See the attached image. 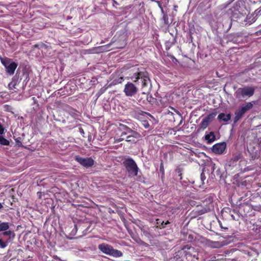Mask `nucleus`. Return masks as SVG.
Listing matches in <instances>:
<instances>
[{
  "label": "nucleus",
  "mask_w": 261,
  "mask_h": 261,
  "mask_svg": "<svg viewBox=\"0 0 261 261\" xmlns=\"http://www.w3.org/2000/svg\"><path fill=\"white\" fill-rule=\"evenodd\" d=\"M248 6V3L244 0H238L229 10L231 12V17L234 19H238L244 16L249 11Z\"/></svg>",
  "instance_id": "obj_1"
},
{
  "label": "nucleus",
  "mask_w": 261,
  "mask_h": 261,
  "mask_svg": "<svg viewBox=\"0 0 261 261\" xmlns=\"http://www.w3.org/2000/svg\"><path fill=\"white\" fill-rule=\"evenodd\" d=\"M135 76V82H137L138 84L141 83V87L144 90H147L151 88L150 80L149 75L146 71H139L134 74Z\"/></svg>",
  "instance_id": "obj_2"
},
{
  "label": "nucleus",
  "mask_w": 261,
  "mask_h": 261,
  "mask_svg": "<svg viewBox=\"0 0 261 261\" xmlns=\"http://www.w3.org/2000/svg\"><path fill=\"white\" fill-rule=\"evenodd\" d=\"M0 60L3 65L5 68L7 74L12 75L18 66V64L13 61V59L0 56Z\"/></svg>",
  "instance_id": "obj_3"
},
{
  "label": "nucleus",
  "mask_w": 261,
  "mask_h": 261,
  "mask_svg": "<svg viewBox=\"0 0 261 261\" xmlns=\"http://www.w3.org/2000/svg\"><path fill=\"white\" fill-rule=\"evenodd\" d=\"M90 227V223L87 221H79L76 224L74 225V227L72 229L70 234L74 236L76 234L77 231H79L81 233L79 236L86 235L88 232H90L89 230Z\"/></svg>",
  "instance_id": "obj_4"
},
{
  "label": "nucleus",
  "mask_w": 261,
  "mask_h": 261,
  "mask_svg": "<svg viewBox=\"0 0 261 261\" xmlns=\"http://www.w3.org/2000/svg\"><path fill=\"white\" fill-rule=\"evenodd\" d=\"M255 87L245 86L243 88H239L234 93V96L237 98L240 99L246 97H250L254 94Z\"/></svg>",
  "instance_id": "obj_5"
},
{
  "label": "nucleus",
  "mask_w": 261,
  "mask_h": 261,
  "mask_svg": "<svg viewBox=\"0 0 261 261\" xmlns=\"http://www.w3.org/2000/svg\"><path fill=\"white\" fill-rule=\"evenodd\" d=\"M182 255H184L186 259L191 260V261H195V258L198 259V253L195 249L189 245H186L181 249Z\"/></svg>",
  "instance_id": "obj_6"
},
{
  "label": "nucleus",
  "mask_w": 261,
  "mask_h": 261,
  "mask_svg": "<svg viewBox=\"0 0 261 261\" xmlns=\"http://www.w3.org/2000/svg\"><path fill=\"white\" fill-rule=\"evenodd\" d=\"M123 164L129 175H137L139 168L133 159L130 158L125 159Z\"/></svg>",
  "instance_id": "obj_7"
},
{
  "label": "nucleus",
  "mask_w": 261,
  "mask_h": 261,
  "mask_svg": "<svg viewBox=\"0 0 261 261\" xmlns=\"http://www.w3.org/2000/svg\"><path fill=\"white\" fill-rule=\"evenodd\" d=\"M98 249L103 253L115 257H121L123 255L121 251L115 249L111 245L105 243L99 244Z\"/></svg>",
  "instance_id": "obj_8"
},
{
  "label": "nucleus",
  "mask_w": 261,
  "mask_h": 261,
  "mask_svg": "<svg viewBox=\"0 0 261 261\" xmlns=\"http://www.w3.org/2000/svg\"><path fill=\"white\" fill-rule=\"evenodd\" d=\"M217 114V112L216 110H214L213 111L204 117L202 121L200 122L199 125L202 129H205L208 125L213 121L214 118L216 117Z\"/></svg>",
  "instance_id": "obj_9"
},
{
  "label": "nucleus",
  "mask_w": 261,
  "mask_h": 261,
  "mask_svg": "<svg viewBox=\"0 0 261 261\" xmlns=\"http://www.w3.org/2000/svg\"><path fill=\"white\" fill-rule=\"evenodd\" d=\"M138 88L131 82H127L125 85L124 92L127 96H133L138 92Z\"/></svg>",
  "instance_id": "obj_10"
},
{
  "label": "nucleus",
  "mask_w": 261,
  "mask_h": 261,
  "mask_svg": "<svg viewBox=\"0 0 261 261\" xmlns=\"http://www.w3.org/2000/svg\"><path fill=\"white\" fill-rule=\"evenodd\" d=\"M202 206L203 213H207L214 209L213 197L211 196L207 197L203 201Z\"/></svg>",
  "instance_id": "obj_11"
},
{
  "label": "nucleus",
  "mask_w": 261,
  "mask_h": 261,
  "mask_svg": "<svg viewBox=\"0 0 261 261\" xmlns=\"http://www.w3.org/2000/svg\"><path fill=\"white\" fill-rule=\"evenodd\" d=\"M75 160L81 165L86 168L92 167L94 163V160L91 158H83L80 156H76Z\"/></svg>",
  "instance_id": "obj_12"
},
{
  "label": "nucleus",
  "mask_w": 261,
  "mask_h": 261,
  "mask_svg": "<svg viewBox=\"0 0 261 261\" xmlns=\"http://www.w3.org/2000/svg\"><path fill=\"white\" fill-rule=\"evenodd\" d=\"M242 155L240 153L233 154L232 157L227 161L226 166L230 169L236 167L238 162L242 158Z\"/></svg>",
  "instance_id": "obj_13"
},
{
  "label": "nucleus",
  "mask_w": 261,
  "mask_h": 261,
  "mask_svg": "<svg viewBox=\"0 0 261 261\" xmlns=\"http://www.w3.org/2000/svg\"><path fill=\"white\" fill-rule=\"evenodd\" d=\"M226 147V144L225 142H223L219 143H217L213 145L212 150V151L218 154H222Z\"/></svg>",
  "instance_id": "obj_14"
},
{
  "label": "nucleus",
  "mask_w": 261,
  "mask_h": 261,
  "mask_svg": "<svg viewBox=\"0 0 261 261\" xmlns=\"http://www.w3.org/2000/svg\"><path fill=\"white\" fill-rule=\"evenodd\" d=\"M241 36V33H232L227 35V38L228 41L232 42L234 43H238L240 42L239 38Z\"/></svg>",
  "instance_id": "obj_15"
},
{
  "label": "nucleus",
  "mask_w": 261,
  "mask_h": 261,
  "mask_svg": "<svg viewBox=\"0 0 261 261\" xmlns=\"http://www.w3.org/2000/svg\"><path fill=\"white\" fill-rule=\"evenodd\" d=\"M13 134V137L16 141V142L17 145H21L22 143H25L24 137L23 134H22L21 136L22 137H19L18 136L20 135L19 132H12Z\"/></svg>",
  "instance_id": "obj_16"
},
{
  "label": "nucleus",
  "mask_w": 261,
  "mask_h": 261,
  "mask_svg": "<svg viewBox=\"0 0 261 261\" xmlns=\"http://www.w3.org/2000/svg\"><path fill=\"white\" fill-rule=\"evenodd\" d=\"M257 20V17L253 15V13L247 15L246 18L244 20L245 25H251Z\"/></svg>",
  "instance_id": "obj_17"
},
{
  "label": "nucleus",
  "mask_w": 261,
  "mask_h": 261,
  "mask_svg": "<svg viewBox=\"0 0 261 261\" xmlns=\"http://www.w3.org/2000/svg\"><path fill=\"white\" fill-rule=\"evenodd\" d=\"M231 118V115L230 114H225L223 113H221L219 114L218 116V119L219 120L220 122L223 121V122H227L229 121Z\"/></svg>",
  "instance_id": "obj_18"
},
{
  "label": "nucleus",
  "mask_w": 261,
  "mask_h": 261,
  "mask_svg": "<svg viewBox=\"0 0 261 261\" xmlns=\"http://www.w3.org/2000/svg\"><path fill=\"white\" fill-rule=\"evenodd\" d=\"M134 135H130L127 137L126 140L127 142H136L138 141V138L139 137V135L137 132H132Z\"/></svg>",
  "instance_id": "obj_19"
},
{
  "label": "nucleus",
  "mask_w": 261,
  "mask_h": 261,
  "mask_svg": "<svg viewBox=\"0 0 261 261\" xmlns=\"http://www.w3.org/2000/svg\"><path fill=\"white\" fill-rule=\"evenodd\" d=\"M205 140L207 143H211L216 140V136L214 134V132H210L208 134L205 136Z\"/></svg>",
  "instance_id": "obj_20"
},
{
  "label": "nucleus",
  "mask_w": 261,
  "mask_h": 261,
  "mask_svg": "<svg viewBox=\"0 0 261 261\" xmlns=\"http://www.w3.org/2000/svg\"><path fill=\"white\" fill-rule=\"evenodd\" d=\"M246 112L242 108L236 111L235 112V121L239 120Z\"/></svg>",
  "instance_id": "obj_21"
},
{
  "label": "nucleus",
  "mask_w": 261,
  "mask_h": 261,
  "mask_svg": "<svg viewBox=\"0 0 261 261\" xmlns=\"http://www.w3.org/2000/svg\"><path fill=\"white\" fill-rule=\"evenodd\" d=\"M156 224L158 225L156 227L160 229L165 228L167 224L170 223L169 221H167L166 222H164L163 221H162L159 219H157L156 220Z\"/></svg>",
  "instance_id": "obj_22"
},
{
  "label": "nucleus",
  "mask_w": 261,
  "mask_h": 261,
  "mask_svg": "<svg viewBox=\"0 0 261 261\" xmlns=\"http://www.w3.org/2000/svg\"><path fill=\"white\" fill-rule=\"evenodd\" d=\"M112 43H109L106 45L99 46L96 48L98 52H104L110 50L109 48L110 46L111 45Z\"/></svg>",
  "instance_id": "obj_23"
},
{
  "label": "nucleus",
  "mask_w": 261,
  "mask_h": 261,
  "mask_svg": "<svg viewBox=\"0 0 261 261\" xmlns=\"http://www.w3.org/2000/svg\"><path fill=\"white\" fill-rule=\"evenodd\" d=\"M10 227L9 223L0 221V232L7 230Z\"/></svg>",
  "instance_id": "obj_24"
},
{
  "label": "nucleus",
  "mask_w": 261,
  "mask_h": 261,
  "mask_svg": "<svg viewBox=\"0 0 261 261\" xmlns=\"http://www.w3.org/2000/svg\"><path fill=\"white\" fill-rule=\"evenodd\" d=\"M180 211V207L178 206H171L169 208V212L173 215H177Z\"/></svg>",
  "instance_id": "obj_25"
},
{
  "label": "nucleus",
  "mask_w": 261,
  "mask_h": 261,
  "mask_svg": "<svg viewBox=\"0 0 261 261\" xmlns=\"http://www.w3.org/2000/svg\"><path fill=\"white\" fill-rule=\"evenodd\" d=\"M17 79L16 77V75L14 76L12 79V81L9 84L8 87L9 89H13L15 88V86L17 84Z\"/></svg>",
  "instance_id": "obj_26"
},
{
  "label": "nucleus",
  "mask_w": 261,
  "mask_h": 261,
  "mask_svg": "<svg viewBox=\"0 0 261 261\" xmlns=\"http://www.w3.org/2000/svg\"><path fill=\"white\" fill-rule=\"evenodd\" d=\"M124 81L123 77H120L114 79L110 84L109 86H112L121 83Z\"/></svg>",
  "instance_id": "obj_27"
},
{
  "label": "nucleus",
  "mask_w": 261,
  "mask_h": 261,
  "mask_svg": "<svg viewBox=\"0 0 261 261\" xmlns=\"http://www.w3.org/2000/svg\"><path fill=\"white\" fill-rule=\"evenodd\" d=\"M4 108L5 111L11 113V114H13L15 117L18 115V114H15V113L13 111V108L12 106L8 105H5L4 106Z\"/></svg>",
  "instance_id": "obj_28"
},
{
  "label": "nucleus",
  "mask_w": 261,
  "mask_h": 261,
  "mask_svg": "<svg viewBox=\"0 0 261 261\" xmlns=\"http://www.w3.org/2000/svg\"><path fill=\"white\" fill-rule=\"evenodd\" d=\"M227 23H228V28L227 29V31H229L232 25V19H230V18H227L226 19L224 20V21L223 22V26H226Z\"/></svg>",
  "instance_id": "obj_29"
},
{
  "label": "nucleus",
  "mask_w": 261,
  "mask_h": 261,
  "mask_svg": "<svg viewBox=\"0 0 261 261\" xmlns=\"http://www.w3.org/2000/svg\"><path fill=\"white\" fill-rule=\"evenodd\" d=\"M2 234L3 236H9L10 238H14L15 237L14 232L11 230H7L4 231L2 233Z\"/></svg>",
  "instance_id": "obj_30"
},
{
  "label": "nucleus",
  "mask_w": 261,
  "mask_h": 261,
  "mask_svg": "<svg viewBox=\"0 0 261 261\" xmlns=\"http://www.w3.org/2000/svg\"><path fill=\"white\" fill-rule=\"evenodd\" d=\"M253 107V104L251 102H248L246 103V105L242 107V108L246 111L249 110Z\"/></svg>",
  "instance_id": "obj_31"
},
{
  "label": "nucleus",
  "mask_w": 261,
  "mask_h": 261,
  "mask_svg": "<svg viewBox=\"0 0 261 261\" xmlns=\"http://www.w3.org/2000/svg\"><path fill=\"white\" fill-rule=\"evenodd\" d=\"M0 144L3 145H8L9 144V141L2 136H0Z\"/></svg>",
  "instance_id": "obj_32"
},
{
  "label": "nucleus",
  "mask_w": 261,
  "mask_h": 261,
  "mask_svg": "<svg viewBox=\"0 0 261 261\" xmlns=\"http://www.w3.org/2000/svg\"><path fill=\"white\" fill-rule=\"evenodd\" d=\"M182 171H183V169L179 167L177 168L175 170V172L178 174V176L179 177V179L180 180L182 179Z\"/></svg>",
  "instance_id": "obj_33"
},
{
  "label": "nucleus",
  "mask_w": 261,
  "mask_h": 261,
  "mask_svg": "<svg viewBox=\"0 0 261 261\" xmlns=\"http://www.w3.org/2000/svg\"><path fill=\"white\" fill-rule=\"evenodd\" d=\"M163 13V16L162 17V20L164 21V24L166 25H169L170 23H169V22L168 20V15L166 14H165L164 13Z\"/></svg>",
  "instance_id": "obj_34"
},
{
  "label": "nucleus",
  "mask_w": 261,
  "mask_h": 261,
  "mask_svg": "<svg viewBox=\"0 0 261 261\" xmlns=\"http://www.w3.org/2000/svg\"><path fill=\"white\" fill-rule=\"evenodd\" d=\"M8 245V242H5L2 240V239H0V248H5Z\"/></svg>",
  "instance_id": "obj_35"
},
{
  "label": "nucleus",
  "mask_w": 261,
  "mask_h": 261,
  "mask_svg": "<svg viewBox=\"0 0 261 261\" xmlns=\"http://www.w3.org/2000/svg\"><path fill=\"white\" fill-rule=\"evenodd\" d=\"M253 15L255 16V17L258 18V16L261 15V8H259L256 9L253 13Z\"/></svg>",
  "instance_id": "obj_36"
},
{
  "label": "nucleus",
  "mask_w": 261,
  "mask_h": 261,
  "mask_svg": "<svg viewBox=\"0 0 261 261\" xmlns=\"http://www.w3.org/2000/svg\"><path fill=\"white\" fill-rule=\"evenodd\" d=\"M200 179L201 180L202 184V185L204 184V181L206 179V176L205 175V174H204L203 171L201 172V173L200 174Z\"/></svg>",
  "instance_id": "obj_37"
},
{
  "label": "nucleus",
  "mask_w": 261,
  "mask_h": 261,
  "mask_svg": "<svg viewBox=\"0 0 261 261\" xmlns=\"http://www.w3.org/2000/svg\"><path fill=\"white\" fill-rule=\"evenodd\" d=\"M141 230L143 232V233L145 236H146L148 238H149L150 236V234L148 230H145L144 229H141Z\"/></svg>",
  "instance_id": "obj_38"
},
{
  "label": "nucleus",
  "mask_w": 261,
  "mask_h": 261,
  "mask_svg": "<svg viewBox=\"0 0 261 261\" xmlns=\"http://www.w3.org/2000/svg\"><path fill=\"white\" fill-rule=\"evenodd\" d=\"M142 94L145 95L146 97V99L150 102H151V99H152V96L150 95L148 96V95H146L145 92H142Z\"/></svg>",
  "instance_id": "obj_39"
},
{
  "label": "nucleus",
  "mask_w": 261,
  "mask_h": 261,
  "mask_svg": "<svg viewBox=\"0 0 261 261\" xmlns=\"http://www.w3.org/2000/svg\"><path fill=\"white\" fill-rule=\"evenodd\" d=\"M173 44H174L173 42H171L169 41L166 42V49H169L170 48V47L171 46V45H173Z\"/></svg>",
  "instance_id": "obj_40"
},
{
  "label": "nucleus",
  "mask_w": 261,
  "mask_h": 261,
  "mask_svg": "<svg viewBox=\"0 0 261 261\" xmlns=\"http://www.w3.org/2000/svg\"><path fill=\"white\" fill-rule=\"evenodd\" d=\"M23 75L25 77V80H29V73L27 71H23Z\"/></svg>",
  "instance_id": "obj_41"
},
{
  "label": "nucleus",
  "mask_w": 261,
  "mask_h": 261,
  "mask_svg": "<svg viewBox=\"0 0 261 261\" xmlns=\"http://www.w3.org/2000/svg\"><path fill=\"white\" fill-rule=\"evenodd\" d=\"M106 89H103V88H101L99 91H98V94L99 95L102 94V93H103L105 91Z\"/></svg>",
  "instance_id": "obj_42"
},
{
  "label": "nucleus",
  "mask_w": 261,
  "mask_h": 261,
  "mask_svg": "<svg viewBox=\"0 0 261 261\" xmlns=\"http://www.w3.org/2000/svg\"><path fill=\"white\" fill-rule=\"evenodd\" d=\"M160 171L162 173H163V174H164V167H163V164L162 163L161 166H160Z\"/></svg>",
  "instance_id": "obj_43"
},
{
  "label": "nucleus",
  "mask_w": 261,
  "mask_h": 261,
  "mask_svg": "<svg viewBox=\"0 0 261 261\" xmlns=\"http://www.w3.org/2000/svg\"><path fill=\"white\" fill-rule=\"evenodd\" d=\"M156 2L158 3V6L160 7V8L161 9V10H162V13H164V10L163 9V8H162V5L161 4L160 2H159V1H156Z\"/></svg>",
  "instance_id": "obj_44"
},
{
  "label": "nucleus",
  "mask_w": 261,
  "mask_h": 261,
  "mask_svg": "<svg viewBox=\"0 0 261 261\" xmlns=\"http://www.w3.org/2000/svg\"><path fill=\"white\" fill-rule=\"evenodd\" d=\"M5 129H6V127L0 123V130H5Z\"/></svg>",
  "instance_id": "obj_45"
},
{
  "label": "nucleus",
  "mask_w": 261,
  "mask_h": 261,
  "mask_svg": "<svg viewBox=\"0 0 261 261\" xmlns=\"http://www.w3.org/2000/svg\"><path fill=\"white\" fill-rule=\"evenodd\" d=\"M17 120H20V122H21L22 121L23 122L24 118L22 116H21V117L18 116L17 118Z\"/></svg>",
  "instance_id": "obj_46"
},
{
  "label": "nucleus",
  "mask_w": 261,
  "mask_h": 261,
  "mask_svg": "<svg viewBox=\"0 0 261 261\" xmlns=\"http://www.w3.org/2000/svg\"><path fill=\"white\" fill-rule=\"evenodd\" d=\"M221 227L222 229H224V230H227L228 229V227L227 226H223L222 224H220Z\"/></svg>",
  "instance_id": "obj_47"
},
{
  "label": "nucleus",
  "mask_w": 261,
  "mask_h": 261,
  "mask_svg": "<svg viewBox=\"0 0 261 261\" xmlns=\"http://www.w3.org/2000/svg\"><path fill=\"white\" fill-rule=\"evenodd\" d=\"M32 99L34 103H36L37 100H36V98L35 97H32Z\"/></svg>",
  "instance_id": "obj_48"
},
{
  "label": "nucleus",
  "mask_w": 261,
  "mask_h": 261,
  "mask_svg": "<svg viewBox=\"0 0 261 261\" xmlns=\"http://www.w3.org/2000/svg\"><path fill=\"white\" fill-rule=\"evenodd\" d=\"M32 99L34 103H36L37 100H36V98L35 97H32Z\"/></svg>",
  "instance_id": "obj_49"
},
{
  "label": "nucleus",
  "mask_w": 261,
  "mask_h": 261,
  "mask_svg": "<svg viewBox=\"0 0 261 261\" xmlns=\"http://www.w3.org/2000/svg\"><path fill=\"white\" fill-rule=\"evenodd\" d=\"M123 140V138H119L116 140V141L118 142H121Z\"/></svg>",
  "instance_id": "obj_50"
},
{
  "label": "nucleus",
  "mask_w": 261,
  "mask_h": 261,
  "mask_svg": "<svg viewBox=\"0 0 261 261\" xmlns=\"http://www.w3.org/2000/svg\"><path fill=\"white\" fill-rule=\"evenodd\" d=\"M256 34L258 35H261V30H259L256 32Z\"/></svg>",
  "instance_id": "obj_51"
},
{
  "label": "nucleus",
  "mask_w": 261,
  "mask_h": 261,
  "mask_svg": "<svg viewBox=\"0 0 261 261\" xmlns=\"http://www.w3.org/2000/svg\"><path fill=\"white\" fill-rule=\"evenodd\" d=\"M143 245H144V246H148V244H146V243L144 242H142V243Z\"/></svg>",
  "instance_id": "obj_52"
},
{
  "label": "nucleus",
  "mask_w": 261,
  "mask_h": 261,
  "mask_svg": "<svg viewBox=\"0 0 261 261\" xmlns=\"http://www.w3.org/2000/svg\"><path fill=\"white\" fill-rule=\"evenodd\" d=\"M3 207V204L1 203H0V210L2 209Z\"/></svg>",
  "instance_id": "obj_53"
},
{
  "label": "nucleus",
  "mask_w": 261,
  "mask_h": 261,
  "mask_svg": "<svg viewBox=\"0 0 261 261\" xmlns=\"http://www.w3.org/2000/svg\"><path fill=\"white\" fill-rule=\"evenodd\" d=\"M244 207V205H242L239 208H240V210H241L243 207Z\"/></svg>",
  "instance_id": "obj_54"
},
{
  "label": "nucleus",
  "mask_w": 261,
  "mask_h": 261,
  "mask_svg": "<svg viewBox=\"0 0 261 261\" xmlns=\"http://www.w3.org/2000/svg\"><path fill=\"white\" fill-rule=\"evenodd\" d=\"M126 134H127V133L125 132H124L121 136H122L123 135H126Z\"/></svg>",
  "instance_id": "obj_55"
},
{
  "label": "nucleus",
  "mask_w": 261,
  "mask_h": 261,
  "mask_svg": "<svg viewBox=\"0 0 261 261\" xmlns=\"http://www.w3.org/2000/svg\"><path fill=\"white\" fill-rule=\"evenodd\" d=\"M3 134H4V132H0V135H3Z\"/></svg>",
  "instance_id": "obj_56"
},
{
  "label": "nucleus",
  "mask_w": 261,
  "mask_h": 261,
  "mask_svg": "<svg viewBox=\"0 0 261 261\" xmlns=\"http://www.w3.org/2000/svg\"><path fill=\"white\" fill-rule=\"evenodd\" d=\"M73 111H74V112L73 113V114H75V113L77 112L76 111H75L74 110H73Z\"/></svg>",
  "instance_id": "obj_57"
},
{
  "label": "nucleus",
  "mask_w": 261,
  "mask_h": 261,
  "mask_svg": "<svg viewBox=\"0 0 261 261\" xmlns=\"http://www.w3.org/2000/svg\"><path fill=\"white\" fill-rule=\"evenodd\" d=\"M79 130H83V129L81 127H79Z\"/></svg>",
  "instance_id": "obj_58"
},
{
  "label": "nucleus",
  "mask_w": 261,
  "mask_h": 261,
  "mask_svg": "<svg viewBox=\"0 0 261 261\" xmlns=\"http://www.w3.org/2000/svg\"><path fill=\"white\" fill-rule=\"evenodd\" d=\"M113 2H114V3L117 4V3L114 0Z\"/></svg>",
  "instance_id": "obj_59"
},
{
  "label": "nucleus",
  "mask_w": 261,
  "mask_h": 261,
  "mask_svg": "<svg viewBox=\"0 0 261 261\" xmlns=\"http://www.w3.org/2000/svg\"><path fill=\"white\" fill-rule=\"evenodd\" d=\"M116 48H123V47H118V46H116Z\"/></svg>",
  "instance_id": "obj_60"
},
{
  "label": "nucleus",
  "mask_w": 261,
  "mask_h": 261,
  "mask_svg": "<svg viewBox=\"0 0 261 261\" xmlns=\"http://www.w3.org/2000/svg\"><path fill=\"white\" fill-rule=\"evenodd\" d=\"M231 216L233 218V219H234V218L233 217V216L232 215H231Z\"/></svg>",
  "instance_id": "obj_61"
},
{
  "label": "nucleus",
  "mask_w": 261,
  "mask_h": 261,
  "mask_svg": "<svg viewBox=\"0 0 261 261\" xmlns=\"http://www.w3.org/2000/svg\"><path fill=\"white\" fill-rule=\"evenodd\" d=\"M82 134H84V131H82V132H80Z\"/></svg>",
  "instance_id": "obj_62"
},
{
  "label": "nucleus",
  "mask_w": 261,
  "mask_h": 261,
  "mask_svg": "<svg viewBox=\"0 0 261 261\" xmlns=\"http://www.w3.org/2000/svg\"><path fill=\"white\" fill-rule=\"evenodd\" d=\"M18 70H17L16 74H18Z\"/></svg>",
  "instance_id": "obj_63"
}]
</instances>
